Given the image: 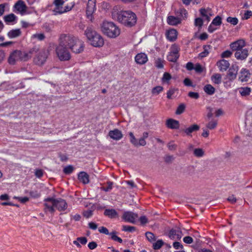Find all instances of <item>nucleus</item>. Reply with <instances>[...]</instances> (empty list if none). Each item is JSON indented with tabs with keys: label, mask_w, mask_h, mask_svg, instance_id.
I'll return each mask as SVG.
<instances>
[{
	"label": "nucleus",
	"mask_w": 252,
	"mask_h": 252,
	"mask_svg": "<svg viewBox=\"0 0 252 252\" xmlns=\"http://www.w3.org/2000/svg\"><path fill=\"white\" fill-rule=\"evenodd\" d=\"M232 54V53L229 50H226L222 53L221 57L222 58H226L230 57Z\"/></svg>",
	"instance_id": "3c124183"
},
{
	"label": "nucleus",
	"mask_w": 252,
	"mask_h": 252,
	"mask_svg": "<svg viewBox=\"0 0 252 252\" xmlns=\"http://www.w3.org/2000/svg\"><path fill=\"white\" fill-rule=\"evenodd\" d=\"M179 51L180 48L177 44L172 45L167 56V60L171 62H176L179 57Z\"/></svg>",
	"instance_id": "6e6552de"
},
{
	"label": "nucleus",
	"mask_w": 252,
	"mask_h": 252,
	"mask_svg": "<svg viewBox=\"0 0 252 252\" xmlns=\"http://www.w3.org/2000/svg\"><path fill=\"white\" fill-rule=\"evenodd\" d=\"M249 55V51L247 49H243L237 51L235 53V57L238 60H245Z\"/></svg>",
	"instance_id": "dca6fc26"
},
{
	"label": "nucleus",
	"mask_w": 252,
	"mask_h": 252,
	"mask_svg": "<svg viewBox=\"0 0 252 252\" xmlns=\"http://www.w3.org/2000/svg\"><path fill=\"white\" fill-rule=\"evenodd\" d=\"M31 53L34 55L33 62L36 65L41 66L44 64L47 61L49 52L45 49H40L39 46H35L31 49Z\"/></svg>",
	"instance_id": "20e7f679"
},
{
	"label": "nucleus",
	"mask_w": 252,
	"mask_h": 252,
	"mask_svg": "<svg viewBox=\"0 0 252 252\" xmlns=\"http://www.w3.org/2000/svg\"><path fill=\"white\" fill-rule=\"evenodd\" d=\"M17 17L13 13H10L3 17V20L6 24L14 22L16 21Z\"/></svg>",
	"instance_id": "bb28decb"
},
{
	"label": "nucleus",
	"mask_w": 252,
	"mask_h": 252,
	"mask_svg": "<svg viewBox=\"0 0 252 252\" xmlns=\"http://www.w3.org/2000/svg\"><path fill=\"white\" fill-rule=\"evenodd\" d=\"M183 241L185 243L190 244L193 242V239L190 236H186L183 238Z\"/></svg>",
	"instance_id": "680f3d73"
},
{
	"label": "nucleus",
	"mask_w": 252,
	"mask_h": 252,
	"mask_svg": "<svg viewBox=\"0 0 252 252\" xmlns=\"http://www.w3.org/2000/svg\"><path fill=\"white\" fill-rule=\"evenodd\" d=\"M163 90V88L161 86H157L154 88L152 90V93L153 94H158Z\"/></svg>",
	"instance_id": "8fccbe9b"
},
{
	"label": "nucleus",
	"mask_w": 252,
	"mask_h": 252,
	"mask_svg": "<svg viewBox=\"0 0 252 252\" xmlns=\"http://www.w3.org/2000/svg\"><path fill=\"white\" fill-rule=\"evenodd\" d=\"M135 62L139 64H143L148 61V57L145 53L138 54L135 57Z\"/></svg>",
	"instance_id": "6ab92c4d"
},
{
	"label": "nucleus",
	"mask_w": 252,
	"mask_h": 252,
	"mask_svg": "<svg viewBox=\"0 0 252 252\" xmlns=\"http://www.w3.org/2000/svg\"><path fill=\"white\" fill-rule=\"evenodd\" d=\"M238 68V67L232 66L229 70L227 74L229 80H232L236 78L237 74Z\"/></svg>",
	"instance_id": "b1692460"
},
{
	"label": "nucleus",
	"mask_w": 252,
	"mask_h": 252,
	"mask_svg": "<svg viewBox=\"0 0 252 252\" xmlns=\"http://www.w3.org/2000/svg\"><path fill=\"white\" fill-rule=\"evenodd\" d=\"M78 179L84 184L89 183V175L85 172H81L78 174Z\"/></svg>",
	"instance_id": "cd10ccee"
},
{
	"label": "nucleus",
	"mask_w": 252,
	"mask_h": 252,
	"mask_svg": "<svg viewBox=\"0 0 252 252\" xmlns=\"http://www.w3.org/2000/svg\"><path fill=\"white\" fill-rule=\"evenodd\" d=\"M30 194L33 198H37L40 196V194L37 191H31Z\"/></svg>",
	"instance_id": "052dcab7"
},
{
	"label": "nucleus",
	"mask_w": 252,
	"mask_h": 252,
	"mask_svg": "<svg viewBox=\"0 0 252 252\" xmlns=\"http://www.w3.org/2000/svg\"><path fill=\"white\" fill-rule=\"evenodd\" d=\"M64 3L63 0H55L54 4L55 8L53 10L55 15L61 14L63 13V5Z\"/></svg>",
	"instance_id": "ddd939ff"
},
{
	"label": "nucleus",
	"mask_w": 252,
	"mask_h": 252,
	"mask_svg": "<svg viewBox=\"0 0 252 252\" xmlns=\"http://www.w3.org/2000/svg\"><path fill=\"white\" fill-rule=\"evenodd\" d=\"M136 230V228L134 226L129 225H123L122 230L124 231L127 232H133Z\"/></svg>",
	"instance_id": "49530a36"
},
{
	"label": "nucleus",
	"mask_w": 252,
	"mask_h": 252,
	"mask_svg": "<svg viewBox=\"0 0 252 252\" xmlns=\"http://www.w3.org/2000/svg\"><path fill=\"white\" fill-rule=\"evenodd\" d=\"M166 36L168 40L173 41L177 39V32L174 29L170 30L166 32Z\"/></svg>",
	"instance_id": "4be33fe9"
},
{
	"label": "nucleus",
	"mask_w": 252,
	"mask_h": 252,
	"mask_svg": "<svg viewBox=\"0 0 252 252\" xmlns=\"http://www.w3.org/2000/svg\"><path fill=\"white\" fill-rule=\"evenodd\" d=\"M77 240L82 245H85L87 242V239L85 237H78Z\"/></svg>",
	"instance_id": "338daca9"
},
{
	"label": "nucleus",
	"mask_w": 252,
	"mask_h": 252,
	"mask_svg": "<svg viewBox=\"0 0 252 252\" xmlns=\"http://www.w3.org/2000/svg\"><path fill=\"white\" fill-rule=\"evenodd\" d=\"M95 2L96 0H88L86 9V14L88 18L91 17L96 10Z\"/></svg>",
	"instance_id": "f8f14e48"
},
{
	"label": "nucleus",
	"mask_w": 252,
	"mask_h": 252,
	"mask_svg": "<svg viewBox=\"0 0 252 252\" xmlns=\"http://www.w3.org/2000/svg\"><path fill=\"white\" fill-rule=\"evenodd\" d=\"M188 96L191 98L194 99H198L199 97V94L198 93L190 92L188 94Z\"/></svg>",
	"instance_id": "4d7b16f0"
},
{
	"label": "nucleus",
	"mask_w": 252,
	"mask_h": 252,
	"mask_svg": "<svg viewBox=\"0 0 252 252\" xmlns=\"http://www.w3.org/2000/svg\"><path fill=\"white\" fill-rule=\"evenodd\" d=\"M211 49L212 46L210 45H206L204 46V51L199 54V57H200L201 58H203L207 56L209 53H210Z\"/></svg>",
	"instance_id": "7c9ffc66"
},
{
	"label": "nucleus",
	"mask_w": 252,
	"mask_h": 252,
	"mask_svg": "<svg viewBox=\"0 0 252 252\" xmlns=\"http://www.w3.org/2000/svg\"><path fill=\"white\" fill-rule=\"evenodd\" d=\"M164 61L161 59L158 58L155 60V64L157 68L158 69L163 68Z\"/></svg>",
	"instance_id": "58836bf2"
},
{
	"label": "nucleus",
	"mask_w": 252,
	"mask_h": 252,
	"mask_svg": "<svg viewBox=\"0 0 252 252\" xmlns=\"http://www.w3.org/2000/svg\"><path fill=\"white\" fill-rule=\"evenodd\" d=\"M193 154L196 157L201 158L204 155V152L201 148H196L194 149Z\"/></svg>",
	"instance_id": "c9c22d12"
},
{
	"label": "nucleus",
	"mask_w": 252,
	"mask_h": 252,
	"mask_svg": "<svg viewBox=\"0 0 252 252\" xmlns=\"http://www.w3.org/2000/svg\"><path fill=\"white\" fill-rule=\"evenodd\" d=\"M204 91L208 95H213L215 92V88L210 84L206 85L203 88Z\"/></svg>",
	"instance_id": "2f4dec72"
},
{
	"label": "nucleus",
	"mask_w": 252,
	"mask_h": 252,
	"mask_svg": "<svg viewBox=\"0 0 252 252\" xmlns=\"http://www.w3.org/2000/svg\"><path fill=\"white\" fill-rule=\"evenodd\" d=\"M211 23L216 26H220L221 24V19L220 17L217 16L214 19Z\"/></svg>",
	"instance_id": "c03bdc74"
},
{
	"label": "nucleus",
	"mask_w": 252,
	"mask_h": 252,
	"mask_svg": "<svg viewBox=\"0 0 252 252\" xmlns=\"http://www.w3.org/2000/svg\"><path fill=\"white\" fill-rule=\"evenodd\" d=\"M145 235L146 238L150 242H152L156 240L155 236L153 233L147 232L146 233Z\"/></svg>",
	"instance_id": "79ce46f5"
},
{
	"label": "nucleus",
	"mask_w": 252,
	"mask_h": 252,
	"mask_svg": "<svg viewBox=\"0 0 252 252\" xmlns=\"http://www.w3.org/2000/svg\"><path fill=\"white\" fill-rule=\"evenodd\" d=\"M227 22L231 23L233 25H236L238 22V20L236 17H229L227 18Z\"/></svg>",
	"instance_id": "de8ad7c7"
},
{
	"label": "nucleus",
	"mask_w": 252,
	"mask_h": 252,
	"mask_svg": "<svg viewBox=\"0 0 252 252\" xmlns=\"http://www.w3.org/2000/svg\"><path fill=\"white\" fill-rule=\"evenodd\" d=\"M251 78V74L249 70L246 68H242L240 72L239 80L243 82L248 81Z\"/></svg>",
	"instance_id": "4468645a"
},
{
	"label": "nucleus",
	"mask_w": 252,
	"mask_h": 252,
	"mask_svg": "<svg viewBox=\"0 0 252 252\" xmlns=\"http://www.w3.org/2000/svg\"><path fill=\"white\" fill-rule=\"evenodd\" d=\"M83 215L84 217L86 218H89L91 217L93 215V211L91 210H87L86 211H84Z\"/></svg>",
	"instance_id": "6e6d98bb"
},
{
	"label": "nucleus",
	"mask_w": 252,
	"mask_h": 252,
	"mask_svg": "<svg viewBox=\"0 0 252 252\" xmlns=\"http://www.w3.org/2000/svg\"><path fill=\"white\" fill-rule=\"evenodd\" d=\"M73 167L71 165H68L63 168V172L66 174H69L73 171Z\"/></svg>",
	"instance_id": "09e8293b"
},
{
	"label": "nucleus",
	"mask_w": 252,
	"mask_h": 252,
	"mask_svg": "<svg viewBox=\"0 0 252 252\" xmlns=\"http://www.w3.org/2000/svg\"><path fill=\"white\" fill-rule=\"evenodd\" d=\"M166 126L171 129H177L179 127V123L178 121L169 119L166 121Z\"/></svg>",
	"instance_id": "5701e85b"
},
{
	"label": "nucleus",
	"mask_w": 252,
	"mask_h": 252,
	"mask_svg": "<svg viewBox=\"0 0 252 252\" xmlns=\"http://www.w3.org/2000/svg\"><path fill=\"white\" fill-rule=\"evenodd\" d=\"M173 246L176 250H178L180 249H182L183 248V246L181 244V243L178 242H174Z\"/></svg>",
	"instance_id": "774afa93"
},
{
	"label": "nucleus",
	"mask_w": 252,
	"mask_h": 252,
	"mask_svg": "<svg viewBox=\"0 0 252 252\" xmlns=\"http://www.w3.org/2000/svg\"><path fill=\"white\" fill-rule=\"evenodd\" d=\"M117 232L116 231H113L111 233H110V234H109L110 236H111V238L114 240V241H118V242L121 243H122L123 242V240L122 239L118 237L117 236Z\"/></svg>",
	"instance_id": "ea45409f"
},
{
	"label": "nucleus",
	"mask_w": 252,
	"mask_h": 252,
	"mask_svg": "<svg viewBox=\"0 0 252 252\" xmlns=\"http://www.w3.org/2000/svg\"><path fill=\"white\" fill-rule=\"evenodd\" d=\"M21 23L22 27L23 28H27L28 27L33 26L32 24H30V23L25 21H22L21 22Z\"/></svg>",
	"instance_id": "0e129e2a"
},
{
	"label": "nucleus",
	"mask_w": 252,
	"mask_h": 252,
	"mask_svg": "<svg viewBox=\"0 0 252 252\" xmlns=\"http://www.w3.org/2000/svg\"><path fill=\"white\" fill-rule=\"evenodd\" d=\"M98 231L100 233H103L106 235H109L110 233L107 228L104 226H101L99 228Z\"/></svg>",
	"instance_id": "bf43d9fd"
},
{
	"label": "nucleus",
	"mask_w": 252,
	"mask_h": 252,
	"mask_svg": "<svg viewBox=\"0 0 252 252\" xmlns=\"http://www.w3.org/2000/svg\"><path fill=\"white\" fill-rule=\"evenodd\" d=\"M194 24L195 26L201 28L203 25V20L200 18H197L195 19Z\"/></svg>",
	"instance_id": "5fc2aeb1"
},
{
	"label": "nucleus",
	"mask_w": 252,
	"mask_h": 252,
	"mask_svg": "<svg viewBox=\"0 0 252 252\" xmlns=\"http://www.w3.org/2000/svg\"><path fill=\"white\" fill-rule=\"evenodd\" d=\"M109 136L114 140H119L123 137V135L121 131L115 129L109 132Z\"/></svg>",
	"instance_id": "a211bd4d"
},
{
	"label": "nucleus",
	"mask_w": 252,
	"mask_h": 252,
	"mask_svg": "<svg viewBox=\"0 0 252 252\" xmlns=\"http://www.w3.org/2000/svg\"><path fill=\"white\" fill-rule=\"evenodd\" d=\"M22 32L19 29H13L8 32L7 35L9 38H15L20 36Z\"/></svg>",
	"instance_id": "393cba45"
},
{
	"label": "nucleus",
	"mask_w": 252,
	"mask_h": 252,
	"mask_svg": "<svg viewBox=\"0 0 252 252\" xmlns=\"http://www.w3.org/2000/svg\"><path fill=\"white\" fill-rule=\"evenodd\" d=\"M217 124V121L212 120L206 125V127L209 129H213L216 127Z\"/></svg>",
	"instance_id": "4c0bfd02"
},
{
	"label": "nucleus",
	"mask_w": 252,
	"mask_h": 252,
	"mask_svg": "<svg viewBox=\"0 0 252 252\" xmlns=\"http://www.w3.org/2000/svg\"><path fill=\"white\" fill-rule=\"evenodd\" d=\"M200 12L201 15L206 18V19L207 20V21L210 20V17L207 14V10L204 8H201L200 9Z\"/></svg>",
	"instance_id": "603ef678"
},
{
	"label": "nucleus",
	"mask_w": 252,
	"mask_h": 252,
	"mask_svg": "<svg viewBox=\"0 0 252 252\" xmlns=\"http://www.w3.org/2000/svg\"><path fill=\"white\" fill-rule=\"evenodd\" d=\"M19 50H15L12 52L8 58V63L10 64H14L16 62L20 61Z\"/></svg>",
	"instance_id": "2eb2a0df"
},
{
	"label": "nucleus",
	"mask_w": 252,
	"mask_h": 252,
	"mask_svg": "<svg viewBox=\"0 0 252 252\" xmlns=\"http://www.w3.org/2000/svg\"><path fill=\"white\" fill-rule=\"evenodd\" d=\"M199 126L197 125L194 124L189 127L188 128L184 129L183 131L187 135H190L192 132L197 131L199 130Z\"/></svg>",
	"instance_id": "c756f323"
},
{
	"label": "nucleus",
	"mask_w": 252,
	"mask_h": 252,
	"mask_svg": "<svg viewBox=\"0 0 252 252\" xmlns=\"http://www.w3.org/2000/svg\"><path fill=\"white\" fill-rule=\"evenodd\" d=\"M112 16L114 19L124 25L132 27L136 23V16L131 11H119V7L115 6L112 12Z\"/></svg>",
	"instance_id": "f257e3e1"
},
{
	"label": "nucleus",
	"mask_w": 252,
	"mask_h": 252,
	"mask_svg": "<svg viewBox=\"0 0 252 252\" xmlns=\"http://www.w3.org/2000/svg\"><path fill=\"white\" fill-rule=\"evenodd\" d=\"M65 38H68L67 45L68 48L70 49L72 52L78 54L84 50V42L77 37L70 34H64Z\"/></svg>",
	"instance_id": "423d86ee"
},
{
	"label": "nucleus",
	"mask_w": 252,
	"mask_h": 252,
	"mask_svg": "<svg viewBox=\"0 0 252 252\" xmlns=\"http://www.w3.org/2000/svg\"><path fill=\"white\" fill-rule=\"evenodd\" d=\"M106 187H102L100 188V189L105 192L110 191L113 188V183L112 182L108 181L106 183Z\"/></svg>",
	"instance_id": "e433bc0d"
},
{
	"label": "nucleus",
	"mask_w": 252,
	"mask_h": 252,
	"mask_svg": "<svg viewBox=\"0 0 252 252\" xmlns=\"http://www.w3.org/2000/svg\"><path fill=\"white\" fill-rule=\"evenodd\" d=\"M177 13H179V14L184 18L187 17V11L184 8H180L177 11Z\"/></svg>",
	"instance_id": "864d4df0"
},
{
	"label": "nucleus",
	"mask_w": 252,
	"mask_h": 252,
	"mask_svg": "<svg viewBox=\"0 0 252 252\" xmlns=\"http://www.w3.org/2000/svg\"><path fill=\"white\" fill-rule=\"evenodd\" d=\"M171 78V76L170 74L168 73L165 72L163 74V77H162V81H169Z\"/></svg>",
	"instance_id": "69168bd1"
},
{
	"label": "nucleus",
	"mask_w": 252,
	"mask_h": 252,
	"mask_svg": "<svg viewBox=\"0 0 252 252\" xmlns=\"http://www.w3.org/2000/svg\"><path fill=\"white\" fill-rule=\"evenodd\" d=\"M68 38H65L64 34L60 37V43L56 48V54L61 61H68L70 59V54L67 49Z\"/></svg>",
	"instance_id": "7ed1b4c3"
},
{
	"label": "nucleus",
	"mask_w": 252,
	"mask_h": 252,
	"mask_svg": "<svg viewBox=\"0 0 252 252\" xmlns=\"http://www.w3.org/2000/svg\"><path fill=\"white\" fill-rule=\"evenodd\" d=\"M176 91H177V90L176 89H170L169 91L167 92V97L168 99H171Z\"/></svg>",
	"instance_id": "a18cd8bd"
},
{
	"label": "nucleus",
	"mask_w": 252,
	"mask_h": 252,
	"mask_svg": "<svg viewBox=\"0 0 252 252\" xmlns=\"http://www.w3.org/2000/svg\"><path fill=\"white\" fill-rule=\"evenodd\" d=\"M245 46V42L243 39L238 40L235 42L232 43L230 44L231 48L234 50L239 51V50L243 49V48Z\"/></svg>",
	"instance_id": "f3484780"
},
{
	"label": "nucleus",
	"mask_w": 252,
	"mask_h": 252,
	"mask_svg": "<svg viewBox=\"0 0 252 252\" xmlns=\"http://www.w3.org/2000/svg\"><path fill=\"white\" fill-rule=\"evenodd\" d=\"M183 234L179 228L176 227L169 230L168 236L172 240H179L182 237Z\"/></svg>",
	"instance_id": "9d476101"
},
{
	"label": "nucleus",
	"mask_w": 252,
	"mask_h": 252,
	"mask_svg": "<svg viewBox=\"0 0 252 252\" xmlns=\"http://www.w3.org/2000/svg\"><path fill=\"white\" fill-rule=\"evenodd\" d=\"M101 31L110 38H115L120 34V30L113 22L104 21L102 24Z\"/></svg>",
	"instance_id": "0eeeda50"
},
{
	"label": "nucleus",
	"mask_w": 252,
	"mask_h": 252,
	"mask_svg": "<svg viewBox=\"0 0 252 252\" xmlns=\"http://www.w3.org/2000/svg\"><path fill=\"white\" fill-rule=\"evenodd\" d=\"M15 8L17 12L20 13L21 15H24L26 13L27 6L22 0H19L14 5Z\"/></svg>",
	"instance_id": "9b49d317"
},
{
	"label": "nucleus",
	"mask_w": 252,
	"mask_h": 252,
	"mask_svg": "<svg viewBox=\"0 0 252 252\" xmlns=\"http://www.w3.org/2000/svg\"><path fill=\"white\" fill-rule=\"evenodd\" d=\"M212 82L216 84H219L221 81V76L219 73H216L212 75L211 77Z\"/></svg>",
	"instance_id": "72a5a7b5"
},
{
	"label": "nucleus",
	"mask_w": 252,
	"mask_h": 252,
	"mask_svg": "<svg viewBox=\"0 0 252 252\" xmlns=\"http://www.w3.org/2000/svg\"><path fill=\"white\" fill-rule=\"evenodd\" d=\"M138 215L130 211L125 212L122 216V218L127 222L134 223L136 220L138 218Z\"/></svg>",
	"instance_id": "1a4fd4ad"
},
{
	"label": "nucleus",
	"mask_w": 252,
	"mask_h": 252,
	"mask_svg": "<svg viewBox=\"0 0 252 252\" xmlns=\"http://www.w3.org/2000/svg\"><path fill=\"white\" fill-rule=\"evenodd\" d=\"M45 38V35L42 33H35L32 35V39H36L39 41H42Z\"/></svg>",
	"instance_id": "f704fd0d"
},
{
	"label": "nucleus",
	"mask_w": 252,
	"mask_h": 252,
	"mask_svg": "<svg viewBox=\"0 0 252 252\" xmlns=\"http://www.w3.org/2000/svg\"><path fill=\"white\" fill-rule=\"evenodd\" d=\"M185 105L184 104H181L179 105L176 111V114L177 115H180L183 113V112L185 111Z\"/></svg>",
	"instance_id": "37998d69"
},
{
	"label": "nucleus",
	"mask_w": 252,
	"mask_h": 252,
	"mask_svg": "<svg viewBox=\"0 0 252 252\" xmlns=\"http://www.w3.org/2000/svg\"><path fill=\"white\" fill-rule=\"evenodd\" d=\"M217 65L220 71H224L228 68L230 64L228 61L221 60L217 62Z\"/></svg>",
	"instance_id": "aec40b11"
},
{
	"label": "nucleus",
	"mask_w": 252,
	"mask_h": 252,
	"mask_svg": "<svg viewBox=\"0 0 252 252\" xmlns=\"http://www.w3.org/2000/svg\"><path fill=\"white\" fill-rule=\"evenodd\" d=\"M44 205L45 212H49L51 214L55 212V208L59 211H64L67 208V203L62 198H47L44 199Z\"/></svg>",
	"instance_id": "f03ea898"
},
{
	"label": "nucleus",
	"mask_w": 252,
	"mask_h": 252,
	"mask_svg": "<svg viewBox=\"0 0 252 252\" xmlns=\"http://www.w3.org/2000/svg\"><path fill=\"white\" fill-rule=\"evenodd\" d=\"M88 40L91 44L94 47H101L104 44V40L102 36L97 33L92 27H87L85 32Z\"/></svg>",
	"instance_id": "39448f33"
},
{
	"label": "nucleus",
	"mask_w": 252,
	"mask_h": 252,
	"mask_svg": "<svg viewBox=\"0 0 252 252\" xmlns=\"http://www.w3.org/2000/svg\"><path fill=\"white\" fill-rule=\"evenodd\" d=\"M181 21L180 18L173 16H168L167 20L168 24L172 26L177 25L180 23Z\"/></svg>",
	"instance_id": "a878e982"
},
{
	"label": "nucleus",
	"mask_w": 252,
	"mask_h": 252,
	"mask_svg": "<svg viewBox=\"0 0 252 252\" xmlns=\"http://www.w3.org/2000/svg\"><path fill=\"white\" fill-rule=\"evenodd\" d=\"M7 3H4L0 4V17L2 16L5 11V8L6 6H8Z\"/></svg>",
	"instance_id": "13d9d810"
},
{
	"label": "nucleus",
	"mask_w": 252,
	"mask_h": 252,
	"mask_svg": "<svg viewBox=\"0 0 252 252\" xmlns=\"http://www.w3.org/2000/svg\"><path fill=\"white\" fill-rule=\"evenodd\" d=\"M139 221L141 224L144 225L148 222V220L147 217L145 216L140 217L139 218Z\"/></svg>",
	"instance_id": "e2e57ef3"
},
{
	"label": "nucleus",
	"mask_w": 252,
	"mask_h": 252,
	"mask_svg": "<svg viewBox=\"0 0 252 252\" xmlns=\"http://www.w3.org/2000/svg\"><path fill=\"white\" fill-rule=\"evenodd\" d=\"M251 89L249 87H241L239 89V92L242 96H247L250 94Z\"/></svg>",
	"instance_id": "473e14b6"
},
{
	"label": "nucleus",
	"mask_w": 252,
	"mask_h": 252,
	"mask_svg": "<svg viewBox=\"0 0 252 252\" xmlns=\"http://www.w3.org/2000/svg\"><path fill=\"white\" fill-rule=\"evenodd\" d=\"M164 243L162 240H158L153 243V247L154 250H159L163 246Z\"/></svg>",
	"instance_id": "a19ab883"
},
{
	"label": "nucleus",
	"mask_w": 252,
	"mask_h": 252,
	"mask_svg": "<svg viewBox=\"0 0 252 252\" xmlns=\"http://www.w3.org/2000/svg\"><path fill=\"white\" fill-rule=\"evenodd\" d=\"M20 61L26 62L31 59L32 53H31V49L29 52H23L19 50Z\"/></svg>",
	"instance_id": "412c9836"
},
{
	"label": "nucleus",
	"mask_w": 252,
	"mask_h": 252,
	"mask_svg": "<svg viewBox=\"0 0 252 252\" xmlns=\"http://www.w3.org/2000/svg\"><path fill=\"white\" fill-rule=\"evenodd\" d=\"M104 215L109 218L112 219L117 217L118 215V213L115 209H105L104 212Z\"/></svg>",
	"instance_id": "c85d7f7f"
}]
</instances>
